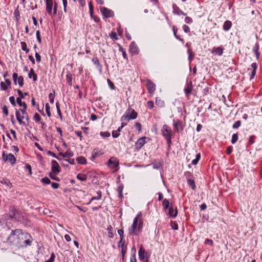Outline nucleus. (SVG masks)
<instances>
[{"label": "nucleus", "mask_w": 262, "mask_h": 262, "mask_svg": "<svg viewBox=\"0 0 262 262\" xmlns=\"http://www.w3.org/2000/svg\"><path fill=\"white\" fill-rule=\"evenodd\" d=\"M9 99L10 102L13 106L16 105V100L15 99V98L14 96L10 97Z\"/></svg>", "instance_id": "nucleus-53"}, {"label": "nucleus", "mask_w": 262, "mask_h": 262, "mask_svg": "<svg viewBox=\"0 0 262 262\" xmlns=\"http://www.w3.org/2000/svg\"><path fill=\"white\" fill-rule=\"evenodd\" d=\"M146 86L148 91V92L149 94H153L156 90V84L152 82L149 79H147L146 80Z\"/></svg>", "instance_id": "nucleus-12"}, {"label": "nucleus", "mask_w": 262, "mask_h": 262, "mask_svg": "<svg viewBox=\"0 0 262 262\" xmlns=\"http://www.w3.org/2000/svg\"><path fill=\"white\" fill-rule=\"evenodd\" d=\"M2 158L5 162H8L12 165H14L16 162V159L13 154H6L4 151L2 153Z\"/></svg>", "instance_id": "nucleus-8"}, {"label": "nucleus", "mask_w": 262, "mask_h": 262, "mask_svg": "<svg viewBox=\"0 0 262 262\" xmlns=\"http://www.w3.org/2000/svg\"><path fill=\"white\" fill-rule=\"evenodd\" d=\"M192 90V82H190V83L184 89L185 94L188 98H189V95L191 94Z\"/></svg>", "instance_id": "nucleus-19"}, {"label": "nucleus", "mask_w": 262, "mask_h": 262, "mask_svg": "<svg viewBox=\"0 0 262 262\" xmlns=\"http://www.w3.org/2000/svg\"><path fill=\"white\" fill-rule=\"evenodd\" d=\"M11 81L9 79H6L5 82L2 81L0 83V88L2 91H6L8 87L11 85Z\"/></svg>", "instance_id": "nucleus-17"}, {"label": "nucleus", "mask_w": 262, "mask_h": 262, "mask_svg": "<svg viewBox=\"0 0 262 262\" xmlns=\"http://www.w3.org/2000/svg\"><path fill=\"white\" fill-rule=\"evenodd\" d=\"M147 106L149 109H152L154 107V102L151 100H149L147 102Z\"/></svg>", "instance_id": "nucleus-57"}, {"label": "nucleus", "mask_w": 262, "mask_h": 262, "mask_svg": "<svg viewBox=\"0 0 262 262\" xmlns=\"http://www.w3.org/2000/svg\"><path fill=\"white\" fill-rule=\"evenodd\" d=\"M67 82L70 85H72V75L70 72H68L66 75Z\"/></svg>", "instance_id": "nucleus-32"}, {"label": "nucleus", "mask_w": 262, "mask_h": 262, "mask_svg": "<svg viewBox=\"0 0 262 262\" xmlns=\"http://www.w3.org/2000/svg\"><path fill=\"white\" fill-rule=\"evenodd\" d=\"M201 158V155L200 154H198L196 155V158L195 159H193L192 162H191V163L193 164V165H196L199 161L200 160Z\"/></svg>", "instance_id": "nucleus-42"}, {"label": "nucleus", "mask_w": 262, "mask_h": 262, "mask_svg": "<svg viewBox=\"0 0 262 262\" xmlns=\"http://www.w3.org/2000/svg\"><path fill=\"white\" fill-rule=\"evenodd\" d=\"M173 12L174 14L178 15H184L185 16L186 13H184L176 4L172 5Z\"/></svg>", "instance_id": "nucleus-18"}, {"label": "nucleus", "mask_w": 262, "mask_h": 262, "mask_svg": "<svg viewBox=\"0 0 262 262\" xmlns=\"http://www.w3.org/2000/svg\"><path fill=\"white\" fill-rule=\"evenodd\" d=\"M232 26V23L229 20H226L225 21L223 25V29L225 31H227L230 30Z\"/></svg>", "instance_id": "nucleus-26"}, {"label": "nucleus", "mask_w": 262, "mask_h": 262, "mask_svg": "<svg viewBox=\"0 0 262 262\" xmlns=\"http://www.w3.org/2000/svg\"><path fill=\"white\" fill-rule=\"evenodd\" d=\"M148 140L149 138L146 137H143L139 138L135 144L136 149L137 150L140 149Z\"/></svg>", "instance_id": "nucleus-9"}, {"label": "nucleus", "mask_w": 262, "mask_h": 262, "mask_svg": "<svg viewBox=\"0 0 262 262\" xmlns=\"http://www.w3.org/2000/svg\"><path fill=\"white\" fill-rule=\"evenodd\" d=\"M127 251V247L126 246L123 245V243L122 244V246H121V254H122V259H124L125 254Z\"/></svg>", "instance_id": "nucleus-38"}, {"label": "nucleus", "mask_w": 262, "mask_h": 262, "mask_svg": "<svg viewBox=\"0 0 262 262\" xmlns=\"http://www.w3.org/2000/svg\"><path fill=\"white\" fill-rule=\"evenodd\" d=\"M143 228V221L141 213L138 214L133 220V224L128 229L129 235L138 236L141 233Z\"/></svg>", "instance_id": "nucleus-2"}, {"label": "nucleus", "mask_w": 262, "mask_h": 262, "mask_svg": "<svg viewBox=\"0 0 262 262\" xmlns=\"http://www.w3.org/2000/svg\"><path fill=\"white\" fill-rule=\"evenodd\" d=\"M12 78L15 84H18L19 86L23 87L24 85V78L23 76H18L16 73H14L12 75Z\"/></svg>", "instance_id": "nucleus-10"}, {"label": "nucleus", "mask_w": 262, "mask_h": 262, "mask_svg": "<svg viewBox=\"0 0 262 262\" xmlns=\"http://www.w3.org/2000/svg\"><path fill=\"white\" fill-rule=\"evenodd\" d=\"M178 212L177 209H174L172 206H170L168 210V214L170 217H175L177 215Z\"/></svg>", "instance_id": "nucleus-22"}, {"label": "nucleus", "mask_w": 262, "mask_h": 262, "mask_svg": "<svg viewBox=\"0 0 262 262\" xmlns=\"http://www.w3.org/2000/svg\"><path fill=\"white\" fill-rule=\"evenodd\" d=\"M184 21L186 24H191L193 21L192 19L189 16H186L185 18Z\"/></svg>", "instance_id": "nucleus-63"}, {"label": "nucleus", "mask_w": 262, "mask_h": 262, "mask_svg": "<svg viewBox=\"0 0 262 262\" xmlns=\"http://www.w3.org/2000/svg\"><path fill=\"white\" fill-rule=\"evenodd\" d=\"M224 49L221 47L214 48L212 51V53L215 54L219 56H221L223 53Z\"/></svg>", "instance_id": "nucleus-20"}, {"label": "nucleus", "mask_w": 262, "mask_h": 262, "mask_svg": "<svg viewBox=\"0 0 262 262\" xmlns=\"http://www.w3.org/2000/svg\"><path fill=\"white\" fill-rule=\"evenodd\" d=\"M162 136L166 139L169 146L172 144V130L171 128L167 125H164L161 129Z\"/></svg>", "instance_id": "nucleus-5"}, {"label": "nucleus", "mask_w": 262, "mask_h": 262, "mask_svg": "<svg viewBox=\"0 0 262 262\" xmlns=\"http://www.w3.org/2000/svg\"><path fill=\"white\" fill-rule=\"evenodd\" d=\"M20 45L22 50L25 51L26 53H28L29 52V49L27 48V45L26 42L21 41L20 42Z\"/></svg>", "instance_id": "nucleus-35"}, {"label": "nucleus", "mask_w": 262, "mask_h": 262, "mask_svg": "<svg viewBox=\"0 0 262 262\" xmlns=\"http://www.w3.org/2000/svg\"><path fill=\"white\" fill-rule=\"evenodd\" d=\"M129 52L132 55H137L139 53L138 46L134 41H133L129 46Z\"/></svg>", "instance_id": "nucleus-16"}, {"label": "nucleus", "mask_w": 262, "mask_h": 262, "mask_svg": "<svg viewBox=\"0 0 262 262\" xmlns=\"http://www.w3.org/2000/svg\"><path fill=\"white\" fill-rule=\"evenodd\" d=\"M97 196H93L92 197L90 200V202H92L94 200H100L102 195H101V192L100 191H98L97 192Z\"/></svg>", "instance_id": "nucleus-36"}, {"label": "nucleus", "mask_w": 262, "mask_h": 262, "mask_svg": "<svg viewBox=\"0 0 262 262\" xmlns=\"http://www.w3.org/2000/svg\"><path fill=\"white\" fill-rule=\"evenodd\" d=\"M15 116L17 121L20 125L27 126L29 122V116L26 110L19 108L15 110Z\"/></svg>", "instance_id": "nucleus-3"}, {"label": "nucleus", "mask_w": 262, "mask_h": 262, "mask_svg": "<svg viewBox=\"0 0 262 262\" xmlns=\"http://www.w3.org/2000/svg\"><path fill=\"white\" fill-rule=\"evenodd\" d=\"M183 31L185 32V33H189L190 32V28L189 27L186 25H184L183 26Z\"/></svg>", "instance_id": "nucleus-61"}, {"label": "nucleus", "mask_w": 262, "mask_h": 262, "mask_svg": "<svg viewBox=\"0 0 262 262\" xmlns=\"http://www.w3.org/2000/svg\"><path fill=\"white\" fill-rule=\"evenodd\" d=\"M119 165V160L114 157H112L107 162V166L112 169H114V171L118 170V167Z\"/></svg>", "instance_id": "nucleus-7"}, {"label": "nucleus", "mask_w": 262, "mask_h": 262, "mask_svg": "<svg viewBox=\"0 0 262 262\" xmlns=\"http://www.w3.org/2000/svg\"><path fill=\"white\" fill-rule=\"evenodd\" d=\"M16 101L19 106L23 107V109L27 110V105L25 102L21 101V98H16Z\"/></svg>", "instance_id": "nucleus-25"}, {"label": "nucleus", "mask_w": 262, "mask_h": 262, "mask_svg": "<svg viewBox=\"0 0 262 262\" xmlns=\"http://www.w3.org/2000/svg\"><path fill=\"white\" fill-rule=\"evenodd\" d=\"M59 155L64 158H70L74 156V154L71 150H67L64 153L60 152Z\"/></svg>", "instance_id": "nucleus-23"}, {"label": "nucleus", "mask_w": 262, "mask_h": 262, "mask_svg": "<svg viewBox=\"0 0 262 262\" xmlns=\"http://www.w3.org/2000/svg\"><path fill=\"white\" fill-rule=\"evenodd\" d=\"M241 125V121L238 120L236 121L232 125V127L234 129L238 128Z\"/></svg>", "instance_id": "nucleus-54"}, {"label": "nucleus", "mask_w": 262, "mask_h": 262, "mask_svg": "<svg viewBox=\"0 0 262 262\" xmlns=\"http://www.w3.org/2000/svg\"><path fill=\"white\" fill-rule=\"evenodd\" d=\"M121 126L119 127L118 129L117 130L119 133L120 132H121V129L123 128V127H124L125 126H126L127 124V123H126V122L125 121H121Z\"/></svg>", "instance_id": "nucleus-60"}, {"label": "nucleus", "mask_w": 262, "mask_h": 262, "mask_svg": "<svg viewBox=\"0 0 262 262\" xmlns=\"http://www.w3.org/2000/svg\"><path fill=\"white\" fill-rule=\"evenodd\" d=\"M110 37L112 38V39H114L115 40H118V38L117 36V34L115 32H112L110 35H109Z\"/></svg>", "instance_id": "nucleus-56"}, {"label": "nucleus", "mask_w": 262, "mask_h": 262, "mask_svg": "<svg viewBox=\"0 0 262 262\" xmlns=\"http://www.w3.org/2000/svg\"><path fill=\"white\" fill-rule=\"evenodd\" d=\"M156 104L160 107H164L165 105L164 101L159 97H156Z\"/></svg>", "instance_id": "nucleus-21"}, {"label": "nucleus", "mask_w": 262, "mask_h": 262, "mask_svg": "<svg viewBox=\"0 0 262 262\" xmlns=\"http://www.w3.org/2000/svg\"><path fill=\"white\" fill-rule=\"evenodd\" d=\"M92 62L98 68L100 71H101L102 66L101 65L97 57L93 58L92 59Z\"/></svg>", "instance_id": "nucleus-27"}, {"label": "nucleus", "mask_w": 262, "mask_h": 262, "mask_svg": "<svg viewBox=\"0 0 262 262\" xmlns=\"http://www.w3.org/2000/svg\"><path fill=\"white\" fill-rule=\"evenodd\" d=\"M28 76L30 78H33L34 81L37 80V76L35 73L33 69H31L29 73Z\"/></svg>", "instance_id": "nucleus-29"}, {"label": "nucleus", "mask_w": 262, "mask_h": 262, "mask_svg": "<svg viewBox=\"0 0 262 262\" xmlns=\"http://www.w3.org/2000/svg\"><path fill=\"white\" fill-rule=\"evenodd\" d=\"M238 140V135L237 134H234L232 136L231 139V143L232 144H235Z\"/></svg>", "instance_id": "nucleus-47"}, {"label": "nucleus", "mask_w": 262, "mask_h": 262, "mask_svg": "<svg viewBox=\"0 0 262 262\" xmlns=\"http://www.w3.org/2000/svg\"><path fill=\"white\" fill-rule=\"evenodd\" d=\"M76 178L79 180L81 181H86L87 180L86 175L85 174H83V173H78L77 175Z\"/></svg>", "instance_id": "nucleus-31"}, {"label": "nucleus", "mask_w": 262, "mask_h": 262, "mask_svg": "<svg viewBox=\"0 0 262 262\" xmlns=\"http://www.w3.org/2000/svg\"><path fill=\"white\" fill-rule=\"evenodd\" d=\"M173 127L177 132H182L183 129L181 121L178 119L173 120Z\"/></svg>", "instance_id": "nucleus-14"}, {"label": "nucleus", "mask_w": 262, "mask_h": 262, "mask_svg": "<svg viewBox=\"0 0 262 262\" xmlns=\"http://www.w3.org/2000/svg\"><path fill=\"white\" fill-rule=\"evenodd\" d=\"M46 8L47 13L51 16H54L56 15L57 11V6L56 3H54L53 7V0H45Z\"/></svg>", "instance_id": "nucleus-6"}, {"label": "nucleus", "mask_w": 262, "mask_h": 262, "mask_svg": "<svg viewBox=\"0 0 262 262\" xmlns=\"http://www.w3.org/2000/svg\"><path fill=\"white\" fill-rule=\"evenodd\" d=\"M41 182L45 184H49L51 183V181L48 177L42 178Z\"/></svg>", "instance_id": "nucleus-48"}, {"label": "nucleus", "mask_w": 262, "mask_h": 262, "mask_svg": "<svg viewBox=\"0 0 262 262\" xmlns=\"http://www.w3.org/2000/svg\"><path fill=\"white\" fill-rule=\"evenodd\" d=\"M1 183L5 184L9 187L11 186V183L10 181L7 179H3L2 181H1Z\"/></svg>", "instance_id": "nucleus-49"}, {"label": "nucleus", "mask_w": 262, "mask_h": 262, "mask_svg": "<svg viewBox=\"0 0 262 262\" xmlns=\"http://www.w3.org/2000/svg\"><path fill=\"white\" fill-rule=\"evenodd\" d=\"M76 161H77L78 163H79V164L84 165V164H86V159L82 156L78 157L76 158Z\"/></svg>", "instance_id": "nucleus-30"}, {"label": "nucleus", "mask_w": 262, "mask_h": 262, "mask_svg": "<svg viewBox=\"0 0 262 262\" xmlns=\"http://www.w3.org/2000/svg\"><path fill=\"white\" fill-rule=\"evenodd\" d=\"M251 67L252 69V71L251 72V75H250V79H252L254 77L255 75L256 74V70L257 69V64L256 63H252L251 65Z\"/></svg>", "instance_id": "nucleus-24"}, {"label": "nucleus", "mask_w": 262, "mask_h": 262, "mask_svg": "<svg viewBox=\"0 0 262 262\" xmlns=\"http://www.w3.org/2000/svg\"><path fill=\"white\" fill-rule=\"evenodd\" d=\"M56 107L57 113H58L59 116L60 117V119H62V116L61 110L60 108L59 103L58 102H57L56 103Z\"/></svg>", "instance_id": "nucleus-45"}, {"label": "nucleus", "mask_w": 262, "mask_h": 262, "mask_svg": "<svg viewBox=\"0 0 262 262\" xmlns=\"http://www.w3.org/2000/svg\"><path fill=\"white\" fill-rule=\"evenodd\" d=\"M119 51L122 52V56L124 58V59L127 60V56L125 52V50L120 46H119Z\"/></svg>", "instance_id": "nucleus-41"}, {"label": "nucleus", "mask_w": 262, "mask_h": 262, "mask_svg": "<svg viewBox=\"0 0 262 262\" xmlns=\"http://www.w3.org/2000/svg\"><path fill=\"white\" fill-rule=\"evenodd\" d=\"M7 241L12 245L22 248L31 245L32 238L29 233L23 232L21 229H16L12 230Z\"/></svg>", "instance_id": "nucleus-1"}, {"label": "nucleus", "mask_w": 262, "mask_h": 262, "mask_svg": "<svg viewBox=\"0 0 262 262\" xmlns=\"http://www.w3.org/2000/svg\"><path fill=\"white\" fill-rule=\"evenodd\" d=\"M100 11L102 14L106 18L113 17L114 15V12L112 10L104 7H101L100 8Z\"/></svg>", "instance_id": "nucleus-13"}, {"label": "nucleus", "mask_w": 262, "mask_h": 262, "mask_svg": "<svg viewBox=\"0 0 262 262\" xmlns=\"http://www.w3.org/2000/svg\"><path fill=\"white\" fill-rule=\"evenodd\" d=\"M55 254L52 253L51 255L50 258L47 260L46 262H53L55 259Z\"/></svg>", "instance_id": "nucleus-64"}, {"label": "nucleus", "mask_w": 262, "mask_h": 262, "mask_svg": "<svg viewBox=\"0 0 262 262\" xmlns=\"http://www.w3.org/2000/svg\"><path fill=\"white\" fill-rule=\"evenodd\" d=\"M171 227L173 230L178 229V225L176 222H171Z\"/></svg>", "instance_id": "nucleus-62"}, {"label": "nucleus", "mask_w": 262, "mask_h": 262, "mask_svg": "<svg viewBox=\"0 0 262 262\" xmlns=\"http://www.w3.org/2000/svg\"><path fill=\"white\" fill-rule=\"evenodd\" d=\"M137 116V113L131 107L129 106L125 114L121 117V121L128 123L130 120L136 119Z\"/></svg>", "instance_id": "nucleus-4"}, {"label": "nucleus", "mask_w": 262, "mask_h": 262, "mask_svg": "<svg viewBox=\"0 0 262 262\" xmlns=\"http://www.w3.org/2000/svg\"><path fill=\"white\" fill-rule=\"evenodd\" d=\"M139 258L140 260H143L146 258L147 255H149L150 254L145 251L142 245H140V249L138 252Z\"/></svg>", "instance_id": "nucleus-11"}, {"label": "nucleus", "mask_w": 262, "mask_h": 262, "mask_svg": "<svg viewBox=\"0 0 262 262\" xmlns=\"http://www.w3.org/2000/svg\"><path fill=\"white\" fill-rule=\"evenodd\" d=\"M58 173H55V172H50L49 174V177L52 179V180H55V181H60V179L59 178V177H58L56 174H58Z\"/></svg>", "instance_id": "nucleus-34"}, {"label": "nucleus", "mask_w": 262, "mask_h": 262, "mask_svg": "<svg viewBox=\"0 0 262 262\" xmlns=\"http://www.w3.org/2000/svg\"><path fill=\"white\" fill-rule=\"evenodd\" d=\"M258 50H259V45H258V43H256L253 48V51L256 55V56L257 58H258V57L259 56Z\"/></svg>", "instance_id": "nucleus-33"}, {"label": "nucleus", "mask_w": 262, "mask_h": 262, "mask_svg": "<svg viewBox=\"0 0 262 262\" xmlns=\"http://www.w3.org/2000/svg\"><path fill=\"white\" fill-rule=\"evenodd\" d=\"M103 154H104V152L103 151H102L101 150H99L98 149H95L93 150V151L92 152V157L94 159H95V158H96L99 156H101V155H103Z\"/></svg>", "instance_id": "nucleus-28"}, {"label": "nucleus", "mask_w": 262, "mask_h": 262, "mask_svg": "<svg viewBox=\"0 0 262 262\" xmlns=\"http://www.w3.org/2000/svg\"><path fill=\"white\" fill-rule=\"evenodd\" d=\"M123 186L122 185H120L118 188H117V190H118V191L119 192V195L120 196H122V191H123Z\"/></svg>", "instance_id": "nucleus-59"}, {"label": "nucleus", "mask_w": 262, "mask_h": 262, "mask_svg": "<svg viewBox=\"0 0 262 262\" xmlns=\"http://www.w3.org/2000/svg\"><path fill=\"white\" fill-rule=\"evenodd\" d=\"M36 38H37V40L38 42L39 43H41V38L40 32L39 30H37L36 31Z\"/></svg>", "instance_id": "nucleus-51"}, {"label": "nucleus", "mask_w": 262, "mask_h": 262, "mask_svg": "<svg viewBox=\"0 0 262 262\" xmlns=\"http://www.w3.org/2000/svg\"><path fill=\"white\" fill-rule=\"evenodd\" d=\"M172 30H173V35L174 36H175V37L179 40L180 41H182V42H184V40L182 38H181L179 36H177V28L176 26H173L172 27Z\"/></svg>", "instance_id": "nucleus-37"}, {"label": "nucleus", "mask_w": 262, "mask_h": 262, "mask_svg": "<svg viewBox=\"0 0 262 262\" xmlns=\"http://www.w3.org/2000/svg\"><path fill=\"white\" fill-rule=\"evenodd\" d=\"M2 112L3 113L5 114V116H8V107L6 105H4L3 107H2Z\"/></svg>", "instance_id": "nucleus-58"}, {"label": "nucleus", "mask_w": 262, "mask_h": 262, "mask_svg": "<svg viewBox=\"0 0 262 262\" xmlns=\"http://www.w3.org/2000/svg\"><path fill=\"white\" fill-rule=\"evenodd\" d=\"M100 135L103 138H107L110 136V133L108 132H101Z\"/></svg>", "instance_id": "nucleus-50"}, {"label": "nucleus", "mask_w": 262, "mask_h": 262, "mask_svg": "<svg viewBox=\"0 0 262 262\" xmlns=\"http://www.w3.org/2000/svg\"><path fill=\"white\" fill-rule=\"evenodd\" d=\"M25 169L28 170L29 175H31L32 174V168H31V165H30L28 164H26L25 165Z\"/></svg>", "instance_id": "nucleus-55"}, {"label": "nucleus", "mask_w": 262, "mask_h": 262, "mask_svg": "<svg viewBox=\"0 0 262 262\" xmlns=\"http://www.w3.org/2000/svg\"><path fill=\"white\" fill-rule=\"evenodd\" d=\"M55 94L53 93H50L49 94V98L51 103H53L54 101Z\"/></svg>", "instance_id": "nucleus-52"}, {"label": "nucleus", "mask_w": 262, "mask_h": 262, "mask_svg": "<svg viewBox=\"0 0 262 262\" xmlns=\"http://www.w3.org/2000/svg\"><path fill=\"white\" fill-rule=\"evenodd\" d=\"M188 184L191 187V188L193 190L195 189V182L193 180L191 179H188L187 180Z\"/></svg>", "instance_id": "nucleus-39"}, {"label": "nucleus", "mask_w": 262, "mask_h": 262, "mask_svg": "<svg viewBox=\"0 0 262 262\" xmlns=\"http://www.w3.org/2000/svg\"><path fill=\"white\" fill-rule=\"evenodd\" d=\"M33 119L36 122L38 123L41 120V118L40 115L36 113L33 116Z\"/></svg>", "instance_id": "nucleus-44"}, {"label": "nucleus", "mask_w": 262, "mask_h": 262, "mask_svg": "<svg viewBox=\"0 0 262 262\" xmlns=\"http://www.w3.org/2000/svg\"><path fill=\"white\" fill-rule=\"evenodd\" d=\"M163 206L165 209H167L169 205V202L168 200L166 199H165L162 203Z\"/></svg>", "instance_id": "nucleus-46"}, {"label": "nucleus", "mask_w": 262, "mask_h": 262, "mask_svg": "<svg viewBox=\"0 0 262 262\" xmlns=\"http://www.w3.org/2000/svg\"><path fill=\"white\" fill-rule=\"evenodd\" d=\"M60 171L59 164L55 160L52 161L51 172L59 173Z\"/></svg>", "instance_id": "nucleus-15"}, {"label": "nucleus", "mask_w": 262, "mask_h": 262, "mask_svg": "<svg viewBox=\"0 0 262 262\" xmlns=\"http://www.w3.org/2000/svg\"><path fill=\"white\" fill-rule=\"evenodd\" d=\"M45 108H46V112L48 117H50L51 116V113L50 112V107L48 103L46 104Z\"/></svg>", "instance_id": "nucleus-43"}, {"label": "nucleus", "mask_w": 262, "mask_h": 262, "mask_svg": "<svg viewBox=\"0 0 262 262\" xmlns=\"http://www.w3.org/2000/svg\"><path fill=\"white\" fill-rule=\"evenodd\" d=\"M112 227L111 225L107 226V230L108 231V236L110 238H112L114 236V234L112 232Z\"/></svg>", "instance_id": "nucleus-40"}]
</instances>
